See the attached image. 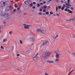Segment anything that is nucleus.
Here are the masks:
<instances>
[{"label": "nucleus", "mask_w": 75, "mask_h": 75, "mask_svg": "<svg viewBox=\"0 0 75 75\" xmlns=\"http://www.w3.org/2000/svg\"><path fill=\"white\" fill-rule=\"evenodd\" d=\"M56 56L55 57L56 59L54 62H58V61H59V55H60V51L59 50H56L54 52Z\"/></svg>", "instance_id": "obj_1"}, {"label": "nucleus", "mask_w": 75, "mask_h": 75, "mask_svg": "<svg viewBox=\"0 0 75 75\" xmlns=\"http://www.w3.org/2000/svg\"><path fill=\"white\" fill-rule=\"evenodd\" d=\"M51 52L47 51L44 52L42 56L44 59H47V58H48L51 55Z\"/></svg>", "instance_id": "obj_2"}, {"label": "nucleus", "mask_w": 75, "mask_h": 75, "mask_svg": "<svg viewBox=\"0 0 75 75\" xmlns=\"http://www.w3.org/2000/svg\"><path fill=\"white\" fill-rule=\"evenodd\" d=\"M49 44H50V42L48 41H47L43 43L42 45H40V47H41L43 46V45H49Z\"/></svg>", "instance_id": "obj_3"}, {"label": "nucleus", "mask_w": 75, "mask_h": 75, "mask_svg": "<svg viewBox=\"0 0 75 75\" xmlns=\"http://www.w3.org/2000/svg\"><path fill=\"white\" fill-rule=\"evenodd\" d=\"M39 54L38 53H36V54H35L34 55V56H33V59H34V60H35V61H36V60H37V55H38Z\"/></svg>", "instance_id": "obj_4"}, {"label": "nucleus", "mask_w": 75, "mask_h": 75, "mask_svg": "<svg viewBox=\"0 0 75 75\" xmlns=\"http://www.w3.org/2000/svg\"><path fill=\"white\" fill-rule=\"evenodd\" d=\"M30 41L34 42V41L35 40V38L34 37H32L30 38Z\"/></svg>", "instance_id": "obj_5"}, {"label": "nucleus", "mask_w": 75, "mask_h": 75, "mask_svg": "<svg viewBox=\"0 0 75 75\" xmlns=\"http://www.w3.org/2000/svg\"><path fill=\"white\" fill-rule=\"evenodd\" d=\"M41 32H42V33H43V34H45V33H46L47 31L45 30L41 29Z\"/></svg>", "instance_id": "obj_6"}, {"label": "nucleus", "mask_w": 75, "mask_h": 75, "mask_svg": "<svg viewBox=\"0 0 75 75\" xmlns=\"http://www.w3.org/2000/svg\"><path fill=\"white\" fill-rule=\"evenodd\" d=\"M30 0L27 1L25 2V3L26 5H28V4H30Z\"/></svg>", "instance_id": "obj_7"}, {"label": "nucleus", "mask_w": 75, "mask_h": 75, "mask_svg": "<svg viewBox=\"0 0 75 75\" xmlns=\"http://www.w3.org/2000/svg\"><path fill=\"white\" fill-rule=\"evenodd\" d=\"M27 51L28 52H31L33 51V50H31L30 49H29Z\"/></svg>", "instance_id": "obj_8"}, {"label": "nucleus", "mask_w": 75, "mask_h": 75, "mask_svg": "<svg viewBox=\"0 0 75 75\" xmlns=\"http://www.w3.org/2000/svg\"><path fill=\"white\" fill-rule=\"evenodd\" d=\"M42 8H43V9H46V8H47V6L45 5L44 6H42Z\"/></svg>", "instance_id": "obj_9"}, {"label": "nucleus", "mask_w": 75, "mask_h": 75, "mask_svg": "<svg viewBox=\"0 0 75 75\" xmlns=\"http://www.w3.org/2000/svg\"><path fill=\"white\" fill-rule=\"evenodd\" d=\"M41 29H38L36 30L37 32H41Z\"/></svg>", "instance_id": "obj_10"}, {"label": "nucleus", "mask_w": 75, "mask_h": 75, "mask_svg": "<svg viewBox=\"0 0 75 75\" xmlns=\"http://www.w3.org/2000/svg\"><path fill=\"white\" fill-rule=\"evenodd\" d=\"M47 62L50 63V64H51V63H54V61H47Z\"/></svg>", "instance_id": "obj_11"}, {"label": "nucleus", "mask_w": 75, "mask_h": 75, "mask_svg": "<svg viewBox=\"0 0 75 75\" xmlns=\"http://www.w3.org/2000/svg\"><path fill=\"white\" fill-rule=\"evenodd\" d=\"M23 25H24L25 26H26V27H31V26L30 25H27V24H23Z\"/></svg>", "instance_id": "obj_12"}, {"label": "nucleus", "mask_w": 75, "mask_h": 75, "mask_svg": "<svg viewBox=\"0 0 75 75\" xmlns=\"http://www.w3.org/2000/svg\"><path fill=\"white\" fill-rule=\"evenodd\" d=\"M67 12L68 13H72V11L70 10L69 9H68V10H67Z\"/></svg>", "instance_id": "obj_13"}, {"label": "nucleus", "mask_w": 75, "mask_h": 75, "mask_svg": "<svg viewBox=\"0 0 75 75\" xmlns=\"http://www.w3.org/2000/svg\"><path fill=\"white\" fill-rule=\"evenodd\" d=\"M58 37H59L58 35H56L55 37L53 38H54V39H57V38H58Z\"/></svg>", "instance_id": "obj_14"}, {"label": "nucleus", "mask_w": 75, "mask_h": 75, "mask_svg": "<svg viewBox=\"0 0 75 75\" xmlns=\"http://www.w3.org/2000/svg\"><path fill=\"white\" fill-rule=\"evenodd\" d=\"M33 6V2H32L29 5V6L30 7H32Z\"/></svg>", "instance_id": "obj_15"}, {"label": "nucleus", "mask_w": 75, "mask_h": 75, "mask_svg": "<svg viewBox=\"0 0 75 75\" xmlns=\"http://www.w3.org/2000/svg\"><path fill=\"white\" fill-rule=\"evenodd\" d=\"M65 4L67 6H69V7H71V5H69V4L68 3H65Z\"/></svg>", "instance_id": "obj_16"}, {"label": "nucleus", "mask_w": 75, "mask_h": 75, "mask_svg": "<svg viewBox=\"0 0 75 75\" xmlns=\"http://www.w3.org/2000/svg\"><path fill=\"white\" fill-rule=\"evenodd\" d=\"M71 20H72V21H73L74 22V21H75V18H71Z\"/></svg>", "instance_id": "obj_17"}, {"label": "nucleus", "mask_w": 75, "mask_h": 75, "mask_svg": "<svg viewBox=\"0 0 75 75\" xmlns=\"http://www.w3.org/2000/svg\"><path fill=\"white\" fill-rule=\"evenodd\" d=\"M21 71H22V72H24L25 71V69H21Z\"/></svg>", "instance_id": "obj_18"}, {"label": "nucleus", "mask_w": 75, "mask_h": 75, "mask_svg": "<svg viewBox=\"0 0 75 75\" xmlns=\"http://www.w3.org/2000/svg\"><path fill=\"white\" fill-rule=\"evenodd\" d=\"M58 6H56V12H57L58 11Z\"/></svg>", "instance_id": "obj_19"}, {"label": "nucleus", "mask_w": 75, "mask_h": 75, "mask_svg": "<svg viewBox=\"0 0 75 75\" xmlns=\"http://www.w3.org/2000/svg\"><path fill=\"white\" fill-rule=\"evenodd\" d=\"M28 26H24V27L25 28H27V29H29V27Z\"/></svg>", "instance_id": "obj_20"}, {"label": "nucleus", "mask_w": 75, "mask_h": 75, "mask_svg": "<svg viewBox=\"0 0 75 75\" xmlns=\"http://www.w3.org/2000/svg\"><path fill=\"white\" fill-rule=\"evenodd\" d=\"M7 41V39H4L3 40V41L4 42H6V41Z\"/></svg>", "instance_id": "obj_21"}, {"label": "nucleus", "mask_w": 75, "mask_h": 75, "mask_svg": "<svg viewBox=\"0 0 75 75\" xmlns=\"http://www.w3.org/2000/svg\"><path fill=\"white\" fill-rule=\"evenodd\" d=\"M19 42L21 44H23V41L22 40H20Z\"/></svg>", "instance_id": "obj_22"}, {"label": "nucleus", "mask_w": 75, "mask_h": 75, "mask_svg": "<svg viewBox=\"0 0 75 75\" xmlns=\"http://www.w3.org/2000/svg\"><path fill=\"white\" fill-rule=\"evenodd\" d=\"M1 49H2L3 50H4V47H3V46H2V45L1 46Z\"/></svg>", "instance_id": "obj_23"}, {"label": "nucleus", "mask_w": 75, "mask_h": 75, "mask_svg": "<svg viewBox=\"0 0 75 75\" xmlns=\"http://www.w3.org/2000/svg\"><path fill=\"white\" fill-rule=\"evenodd\" d=\"M7 9H8V8L7 7L5 9V11H8Z\"/></svg>", "instance_id": "obj_24"}, {"label": "nucleus", "mask_w": 75, "mask_h": 75, "mask_svg": "<svg viewBox=\"0 0 75 75\" xmlns=\"http://www.w3.org/2000/svg\"><path fill=\"white\" fill-rule=\"evenodd\" d=\"M65 8V7H63L62 8V10H64V9Z\"/></svg>", "instance_id": "obj_25"}, {"label": "nucleus", "mask_w": 75, "mask_h": 75, "mask_svg": "<svg viewBox=\"0 0 75 75\" xmlns=\"http://www.w3.org/2000/svg\"><path fill=\"white\" fill-rule=\"evenodd\" d=\"M56 15H57V16H60V14H59L57 13H56Z\"/></svg>", "instance_id": "obj_26"}, {"label": "nucleus", "mask_w": 75, "mask_h": 75, "mask_svg": "<svg viewBox=\"0 0 75 75\" xmlns=\"http://www.w3.org/2000/svg\"><path fill=\"white\" fill-rule=\"evenodd\" d=\"M12 33H13L12 31H10L9 33V34H11Z\"/></svg>", "instance_id": "obj_27"}, {"label": "nucleus", "mask_w": 75, "mask_h": 75, "mask_svg": "<svg viewBox=\"0 0 75 75\" xmlns=\"http://www.w3.org/2000/svg\"><path fill=\"white\" fill-rule=\"evenodd\" d=\"M46 14H47V15H48V14H49V12H45Z\"/></svg>", "instance_id": "obj_28"}, {"label": "nucleus", "mask_w": 75, "mask_h": 75, "mask_svg": "<svg viewBox=\"0 0 75 75\" xmlns=\"http://www.w3.org/2000/svg\"><path fill=\"white\" fill-rule=\"evenodd\" d=\"M70 20H71L70 19L69 20H66V22H69V21H70Z\"/></svg>", "instance_id": "obj_29"}, {"label": "nucleus", "mask_w": 75, "mask_h": 75, "mask_svg": "<svg viewBox=\"0 0 75 75\" xmlns=\"http://www.w3.org/2000/svg\"><path fill=\"white\" fill-rule=\"evenodd\" d=\"M68 8H66L64 9V11H68Z\"/></svg>", "instance_id": "obj_30"}, {"label": "nucleus", "mask_w": 75, "mask_h": 75, "mask_svg": "<svg viewBox=\"0 0 75 75\" xmlns=\"http://www.w3.org/2000/svg\"><path fill=\"white\" fill-rule=\"evenodd\" d=\"M58 8H59V9H61V6H59Z\"/></svg>", "instance_id": "obj_31"}, {"label": "nucleus", "mask_w": 75, "mask_h": 75, "mask_svg": "<svg viewBox=\"0 0 75 75\" xmlns=\"http://www.w3.org/2000/svg\"><path fill=\"white\" fill-rule=\"evenodd\" d=\"M15 7H16V8H17V7H18V6H17V4H15Z\"/></svg>", "instance_id": "obj_32"}, {"label": "nucleus", "mask_w": 75, "mask_h": 75, "mask_svg": "<svg viewBox=\"0 0 75 75\" xmlns=\"http://www.w3.org/2000/svg\"><path fill=\"white\" fill-rule=\"evenodd\" d=\"M74 71V69H73L72 71L70 72V74H71L72 72Z\"/></svg>", "instance_id": "obj_33"}, {"label": "nucleus", "mask_w": 75, "mask_h": 75, "mask_svg": "<svg viewBox=\"0 0 75 75\" xmlns=\"http://www.w3.org/2000/svg\"><path fill=\"white\" fill-rule=\"evenodd\" d=\"M6 15V14H4L2 15V17H4V16H5Z\"/></svg>", "instance_id": "obj_34"}, {"label": "nucleus", "mask_w": 75, "mask_h": 75, "mask_svg": "<svg viewBox=\"0 0 75 75\" xmlns=\"http://www.w3.org/2000/svg\"><path fill=\"white\" fill-rule=\"evenodd\" d=\"M13 12H16V9H15L13 10Z\"/></svg>", "instance_id": "obj_35"}, {"label": "nucleus", "mask_w": 75, "mask_h": 75, "mask_svg": "<svg viewBox=\"0 0 75 75\" xmlns=\"http://www.w3.org/2000/svg\"><path fill=\"white\" fill-rule=\"evenodd\" d=\"M67 1H68V3L69 4L70 3V1L69 0H67Z\"/></svg>", "instance_id": "obj_36"}, {"label": "nucleus", "mask_w": 75, "mask_h": 75, "mask_svg": "<svg viewBox=\"0 0 75 75\" xmlns=\"http://www.w3.org/2000/svg\"><path fill=\"white\" fill-rule=\"evenodd\" d=\"M42 13L41 12H39V15H42Z\"/></svg>", "instance_id": "obj_37"}, {"label": "nucleus", "mask_w": 75, "mask_h": 75, "mask_svg": "<svg viewBox=\"0 0 75 75\" xmlns=\"http://www.w3.org/2000/svg\"><path fill=\"white\" fill-rule=\"evenodd\" d=\"M50 14H53V13L52 12H50Z\"/></svg>", "instance_id": "obj_38"}, {"label": "nucleus", "mask_w": 75, "mask_h": 75, "mask_svg": "<svg viewBox=\"0 0 75 75\" xmlns=\"http://www.w3.org/2000/svg\"><path fill=\"white\" fill-rule=\"evenodd\" d=\"M40 4H37V7H40Z\"/></svg>", "instance_id": "obj_39"}, {"label": "nucleus", "mask_w": 75, "mask_h": 75, "mask_svg": "<svg viewBox=\"0 0 75 75\" xmlns=\"http://www.w3.org/2000/svg\"><path fill=\"white\" fill-rule=\"evenodd\" d=\"M33 8H35V6H33V7H32Z\"/></svg>", "instance_id": "obj_40"}, {"label": "nucleus", "mask_w": 75, "mask_h": 75, "mask_svg": "<svg viewBox=\"0 0 75 75\" xmlns=\"http://www.w3.org/2000/svg\"><path fill=\"white\" fill-rule=\"evenodd\" d=\"M17 57H19V56H20V54H17Z\"/></svg>", "instance_id": "obj_41"}, {"label": "nucleus", "mask_w": 75, "mask_h": 75, "mask_svg": "<svg viewBox=\"0 0 75 75\" xmlns=\"http://www.w3.org/2000/svg\"><path fill=\"white\" fill-rule=\"evenodd\" d=\"M33 4H36V2H33Z\"/></svg>", "instance_id": "obj_42"}, {"label": "nucleus", "mask_w": 75, "mask_h": 75, "mask_svg": "<svg viewBox=\"0 0 75 75\" xmlns=\"http://www.w3.org/2000/svg\"><path fill=\"white\" fill-rule=\"evenodd\" d=\"M43 12H46V10H43Z\"/></svg>", "instance_id": "obj_43"}, {"label": "nucleus", "mask_w": 75, "mask_h": 75, "mask_svg": "<svg viewBox=\"0 0 75 75\" xmlns=\"http://www.w3.org/2000/svg\"><path fill=\"white\" fill-rule=\"evenodd\" d=\"M63 6H64L63 7H66V6H66V5H65V4H63Z\"/></svg>", "instance_id": "obj_44"}, {"label": "nucleus", "mask_w": 75, "mask_h": 75, "mask_svg": "<svg viewBox=\"0 0 75 75\" xmlns=\"http://www.w3.org/2000/svg\"><path fill=\"white\" fill-rule=\"evenodd\" d=\"M40 11H42V8H40Z\"/></svg>", "instance_id": "obj_45"}, {"label": "nucleus", "mask_w": 75, "mask_h": 75, "mask_svg": "<svg viewBox=\"0 0 75 75\" xmlns=\"http://www.w3.org/2000/svg\"><path fill=\"white\" fill-rule=\"evenodd\" d=\"M66 8H69V6H66Z\"/></svg>", "instance_id": "obj_46"}, {"label": "nucleus", "mask_w": 75, "mask_h": 75, "mask_svg": "<svg viewBox=\"0 0 75 75\" xmlns=\"http://www.w3.org/2000/svg\"><path fill=\"white\" fill-rule=\"evenodd\" d=\"M45 3H46V2L45 1H44L43 2V4H45Z\"/></svg>", "instance_id": "obj_47"}, {"label": "nucleus", "mask_w": 75, "mask_h": 75, "mask_svg": "<svg viewBox=\"0 0 75 75\" xmlns=\"http://www.w3.org/2000/svg\"><path fill=\"white\" fill-rule=\"evenodd\" d=\"M40 4H41V5H42V4H43V3L42 2L40 3Z\"/></svg>", "instance_id": "obj_48"}, {"label": "nucleus", "mask_w": 75, "mask_h": 75, "mask_svg": "<svg viewBox=\"0 0 75 75\" xmlns=\"http://www.w3.org/2000/svg\"><path fill=\"white\" fill-rule=\"evenodd\" d=\"M56 1L58 3V2H59V1H58V0H56Z\"/></svg>", "instance_id": "obj_49"}, {"label": "nucleus", "mask_w": 75, "mask_h": 75, "mask_svg": "<svg viewBox=\"0 0 75 75\" xmlns=\"http://www.w3.org/2000/svg\"><path fill=\"white\" fill-rule=\"evenodd\" d=\"M12 8H11V7L9 8L10 10H12Z\"/></svg>", "instance_id": "obj_50"}, {"label": "nucleus", "mask_w": 75, "mask_h": 75, "mask_svg": "<svg viewBox=\"0 0 75 75\" xmlns=\"http://www.w3.org/2000/svg\"><path fill=\"white\" fill-rule=\"evenodd\" d=\"M18 0H15V1L16 2H18Z\"/></svg>", "instance_id": "obj_51"}, {"label": "nucleus", "mask_w": 75, "mask_h": 75, "mask_svg": "<svg viewBox=\"0 0 75 75\" xmlns=\"http://www.w3.org/2000/svg\"><path fill=\"white\" fill-rule=\"evenodd\" d=\"M2 28H1V26H0V30H1Z\"/></svg>", "instance_id": "obj_52"}, {"label": "nucleus", "mask_w": 75, "mask_h": 75, "mask_svg": "<svg viewBox=\"0 0 75 75\" xmlns=\"http://www.w3.org/2000/svg\"><path fill=\"white\" fill-rule=\"evenodd\" d=\"M61 2H62V3H63L64 2V1H62V0H61Z\"/></svg>", "instance_id": "obj_53"}, {"label": "nucleus", "mask_w": 75, "mask_h": 75, "mask_svg": "<svg viewBox=\"0 0 75 75\" xmlns=\"http://www.w3.org/2000/svg\"><path fill=\"white\" fill-rule=\"evenodd\" d=\"M50 6H48V8H50Z\"/></svg>", "instance_id": "obj_54"}, {"label": "nucleus", "mask_w": 75, "mask_h": 75, "mask_svg": "<svg viewBox=\"0 0 75 75\" xmlns=\"http://www.w3.org/2000/svg\"><path fill=\"white\" fill-rule=\"evenodd\" d=\"M73 9H74V8H73L71 7V10H73Z\"/></svg>", "instance_id": "obj_55"}, {"label": "nucleus", "mask_w": 75, "mask_h": 75, "mask_svg": "<svg viewBox=\"0 0 75 75\" xmlns=\"http://www.w3.org/2000/svg\"><path fill=\"white\" fill-rule=\"evenodd\" d=\"M5 2H4V3H3V4H5Z\"/></svg>", "instance_id": "obj_56"}, {"label": "nucleus", "mask_w": 75, "mask_h": 75, "mask_svg": "<svg viewBox=\"0 0 75 75\" xmlns=\"http://www.w3.org/2000/svg\"><path fill=\"white\" fill-rule=\"evenodd\" d=\"M71 74V73L69 72V73L68 74V75H70Z\"/></svg>", "instance_id": "obj_57"}, {"label": "nucleus", "mask_w": 75, "mask_h": 75, "mask_svg": "<svg viewBox=\"0 0 75 75\" xmlns=\"http://www.w3.org/2000/svg\"><path fill=\"white\" fill-rule=\"evenodd\" d=\"M24 14H27V13H24Z\"/></svg>", "instance_id": "obj_58"}, {"label": "nucleus", "mask_w": 75, "mask_h": 75, "mask_svg": "<svg viewBox=\"0 0 75 75\" xmlns=\"http://www.w3.org/2000/svg\"><path fill=\"white\" fill-rule=\"evenodd\" d=\"M53 16H56V15L54 14H53Z\"/></svg>", "instance_id": "obj_59"}, {"label": "nucleus", "mask_w": 75, "mask_h": 75, "mask_svg": "<svg viewBox=\"0 0 75 75\" xmlns=\"http://www.w3.org/2000/svg\"><path fill=\"white\" fill-rule=\"evenodd\" d=\"M1 31L0 30V33H1Z\"/></svg>", "instance_id": "obj_60"}, {"label": "nucleus", "mask_w": 75, "mask_h": 75, "mask_svg": "<svg viewBox=\"0 0 75 75\" xmlns=\"http://www.w3.org/2000/svg\"><path fill=\"white\" fill-rule=\"evenodd\" d=\"M6 23V22H4V23Z\"/></svg>", "instance_id": "obj_61"}, {"label": "nucleus", "mask_w": 75, "mask_h": 75, "mask_svg": "<svg viewBox=\"0 0 75 75\" xmlns=\"http://www.w3.org/2000/svg\"><path fill=\"white\" fill-rule=\"evenodd\" d=\"M11 1V3H12V1Z\"/></svg>", "instance_id": "obj_62"}, {"label": "nucleus", "mask_w": 75, "mask_h": 75, "mask_svg": "<svg viewBox=\"0 0 75 75\" xmlns=\"http://www.w3.org/2000/svg\"><path fill=\"white\" fill-rule=\"evenodd\" d=\"M49 1H51L52 0H49Z\"/></svg>", "instance_id": "obj_63"}, {"label": "nucleus", "mask_w": 75, "mask_h": 75, "mask_svg": "<svg viewBox=\"0 0 75 75\" xmlns=\"http://www.w3.org/2000/svg\"><path fill=\"white\" fill-rule=\"evenodd\" d=\"M18 53H19V52H18Z\"/></svg>", "instance_id": "obj_64"}]
</instances>
